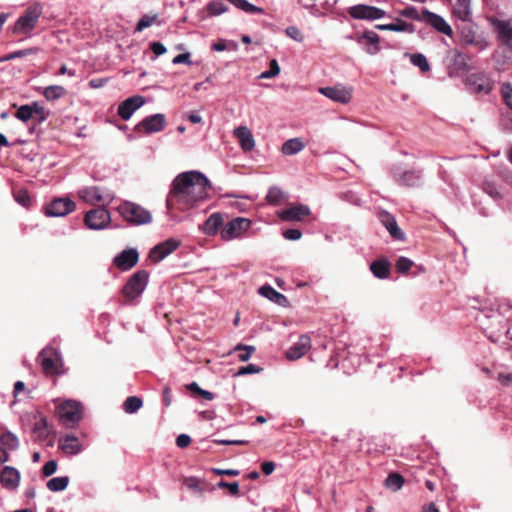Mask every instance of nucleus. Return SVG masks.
<instances>
[{
    "instance_id": "nucleus-1",
    "label": "nucleus",
    "mask_w": 512,
    "mask_h": 512,
    "mask_svg": "<svg viewBox=\"0 0 512 512\" xmlns=\"http://www.w3.org/2000/svg\"><path fill=\"white\" fill-rule=\"evenodd\" d=\"M210 187L208 178L199 171L180 173L172 181L167 208L181 211L194 208L209 197Z\"/></svg>"
},
{
    "instance_id": "nucleus-2",
    "label": "nucleus",
    "mask_w": 512,
    "mask_h": 512,
    "mask_svg": "<svg viewBox=\"0 0 512 512\" xmlns=\"http://www.w3.org/2000/svg\"><path fill=\"white\" fill-rule=\"evenodd\" d=\"M117 209L120 215L133 225H144L152 221L150 212L136 203L125 201Z\"/></svg>"
},
{
    "instance_id": "nucleus-3",
    "label": "nucleus",
    "mask_w": 512,
    "mask_h": 512,
    "mask_svg": "<svg viewBox=\"0 0 512 512\" xmlns=\"http://www.w3.org/2000/svg\"><path fill=\"white\" fill-rule=\"evenodd\" d=\"M41 15L42 6L40 4L30 6L16 21L13 30L14 33L30 35L32 30L36 27Z\"/></svg>"
},
{
    "instance_id": "nucleus-4",
    "label": "nucleus",
    "mask_w": 512,
    "mask_h": 512,
    "mask_svg": "<svg viewBox=\"0 0 512 512\" xmlns=\"http://www.w3.org/2000/svg\"><path fill=\"white\" fill-rule=\"evenodd\" d=\"M77 195L85 203L91 205L101 203L102 206L109 205L115 198L112 191L98 186L83 187L78 190Z\"/></svg>"
},
{
    "instance_id": "nucleus-5",
    "label": "nucleus",
    "mask_w": 512,
    "mask_h": 512,
    "mask_svg": "<svg viewBox=\"0 0 512 512\" xmlns=\"http://www.w3.org/2000/svg\"><path fill=\"white\" fill-rule=\"evenodd\" d=\"M56 414L67 427L78 423L82 418V406L75 400H66L56 407Z\"/></svg>"
},
{
    "instance_id": "nucleus-6",
    "label": "nucleus",
    "mask_w": 512,
    "mask_h": 512,
    "mask_svg": "<svg viewBox=\"0 0 512 512\" xmlns=\"http://www.w3.org/2000/svg\"><path fill=\"white\" fill-rule=\"evenodd\" d=\"M148 277V273L144 270L135 272L123 287V295L129 300L139 297L146 289Z\"/></svg>"
},
{
    "instance_id": "nucleus-7",
    "label": "nucleus",
    "mask_w": 512,
    "mask_h": 512,
    "mask_svg": "<svg viewBox=\"0 0 512 512\" xmlns=\"http://www.w3.org/2000/svg\"><path fill=\"white\" fill-rule=\"evenodd\" d=\"M251 226V221L244 217H237L226 223L221 229V238L231 241L239 238Z\"/></svg>"
},
{
    "instance_id": "nucleus-8",
    "label": "nucleus",
    "mask_w": 512,
    "mask_h": 512,
    "mask_svg": "<svg viewBox=\"0 0 512 512\" xmlns=\"http://www.w3.org/2000/svg\"><path fill=\"white\" fill-rule=\"evenodd\" d=\"M110 221V212L104 206L89 210L84 217L85 225L91 230L105 229Z\"/></svg>"
},
{
    "instance_id": "nucleus-9",
    "label": "nucleus",
    "mask_w": 512,
    "mask_h": 512,
    "mask_svg": "<svg viewBox=\"0 0 512 512\" xmlns=\"http://www.w3.org/2000/svg\"><path fill=\"white\" fill-rule=\"evenodd\" d=\"M348 12L354 19L369 21L381 19L386 15L383 9L365 4L354 5L349 8Z\"/></svg>"
},
{
    "instance_id": "nucleus-10",
    "label": "nucleus",
    "mask_w": 512,
    "mask_h": 512,
    "mask_svg": "<svg viewBox=\"0 0 512 512\" xmlns=\"http://www.w3.org/2000/svg\"><path fill=\"white\" fill-rule=\"evenodd\" d=\"M76 204L68 197L55 198L45 209V214L50 217H63L73 212Z\"/></svg>"
},
{
    "instance_id": "nucleus-11",
    "label": "nucleus",
    "mask_w": 512,
    "mask_h": 512,
    "mask_svg": "<svg viewBox=\"0 0 512 512\" xmlns=\"http://www.w3.org/2000/svg\"><path fill=\"white\" fill-rule=\"evenodd\" d=\"M466 84L473 93L489 94L493 89L492 79L483 72L471 74Z\"/></svg>"
},
{
    "instance_id": "nucleus-12",
    "label": "nucleus",
    "mask_w": 512,
    "mask_h": 512,
    "mask_svg": "<svg viewBox=\"0 0 512 512\" xmlns=\"http://www.w3.org/2000/svg\"><path fill=\"white\" fill-rule=\"evenodd\" d=\"M422 171L417 169L402 170L395 168L393 170L394 180L402 186L415 187L422 181Z\"/></svg>"
},
{
    "instance_id": "nucleus-13",
    "label": "nucleus",
    "mask_w": 512,
    "mask_h": 512,
    "mask_svg": "<svg viewBox=\"0 0 512 512\" xmlns=\"http://www.w3.org/2000/svg\"><path fill=\"white\" fill-rule=\"evenodd\" d=\"M38 361L46 374L58 373L60 358L54 349H43L38 356Z\"/></svg>"
},
{
    "instance_id": "nucleus-14",
    "label": "nucleus",
    "mask_w": 512,
    "mask_h": 512,
    "mask_svg": "<svg viewBox=\"0 0 512 512\" xmlns=\"http://www.w3.org/2000/svg\"><path fill=\"white\" fill-rule=\"evenodd\" d=\"M166 126V117L162 113L153 114L145 117L136 128L139 131H144L147 134L157 133L162 131Z\"/></svg>"
},
{
    "instance_id": "nucleus-15",
    "label": "nucleus",
    "mask_w": 512,
    "mask_h": 512,
    "mask_svg": "<svg viewBox=\"0 0 512 512\" xmlns=\"http://www.w3.org/2000/svg\"><path fill=\"white\" fill-rule=\"evenodd\" d=\"M319 92L325 97L341 104H347L352 99V88L341 85L322 87L319 89Z\"/></svg>"
},
{
    "instance_id": "nucleus-16",
    "label": "nucleus",
    "mask_w": 512,
    "mask_h": 512,
    "mask_svg": "<svg viewBox=\"0 0 512 512\" xmlns=\"http://www.w3.org/2000/svg\"><path fill=\"white\" fill-rule=\"evenodd\" d=\"M181 244V241L176 238H169L157 244L150 252V258L154 262H160L165 257L173 253Z\"/></svg>"
},
{
    "instance_id": "nucleus-17",
    "label": "nucleus",
    "mask_w": 512,
    "mask_h": 512,
    "mask_svg": "<svg viewBox=\"0 0 512 512\" xmlns=\"http://www.w3.org/2000/svg\"><path fill=\"white\" fill-rule=\"evenodd\" d=\"M357 43L369 55H375L380 51V36L374 31H365L357 37Z\"/></svg>"
},
{
    "instance_id": "nucleus-18",
    "label": "nucleus",
    "mask_w": 512,
    "mask_h": 512,
    "mask_svg": "<svg viewBox=\"0 0 512 512\" xmlns=\"http://www.w3.org/2000/svg\"><path fill=\"white\" fill-rule=\"evenodd\" d=\"M145 103V98L142 96H132L124 100L118 106V115L123 120H129L133 113L142 107Z\"/></svg>"
},
{
    "instance_id": "nucleus-19",
    "label": "nucleus",
    "mask_w": 512,
    "mask_h": 512,
    "mask_svg": "<svg viewBox=\"0 0 512 512\" xmlns=\"http://www.w3.org/2000/svg\"><path fill=\"white\" fill-rule=\"evenodd\" d=\"M491 23L499 40L512 49V19H493Z\"/></svg>"
},
{
    "instance_id": "nucleus-20",
    "label": "nucleus",
    "mask_w": 512,
    "mask_h": 512,
    "mask_svg": "<svg viewBox=\"0 0 512 512\" xmlns=\"http://www.w3.org/2000/svg\"><path fill=\"white\" fill-rule=\"evenodd\" d=\"M311 348V339L308 335H301L285 353L289 360H297L303 357Z\"/></svg>"
},
{
    "instance_id": "nucleus-21",
    "label": "nucleus",
    "mask_w": 512,
    "mask_h": 512,
    "mask_svg": "<svg viewBox=\"0 0 512 512\" xmlns=\"http://www.w3.org/2000/svg\"><path fill=\"white\" fill-rule=\"evenodd\" d=\"M139 259V253L136 249H125L114 258V264L122 271H127L134 267Z\"/></svg>"
},
{
    "instance_id": "nucleus-22",
    "label": "nucleus",
    "mask_w": 512,
    "mask_h": 512,
    "mask_svg": "<svg viewBox=\"0 0 512 512\" xmlns=\"http://www.w3.org/2000/svg\"><path fill=\"white\" fill-rule=\"evenodd\" d=\"M310 213V208L307 205L298 204L278 212V217L283 221H301L309 216Z\"/></svg>"
},
{
    "instance_id": "nucleus-23",
    "label": "nucleus",
    "mask_w": 512,
    "mask_h": 512,
    "mask_svg": "<svg viewBox=\"0 0 512 512\" xmlns=\"http://www.w3.org/2000/svg\"><path fill=\"white\" fill-rule=\"evenodd\" d=\"M378 218L382 225L387 229L391 237L400 241L405 239L404 232L399 228L397 221L392 214L387 211H381L378 214Z\"/></svg>"
},
{
    "instance_id": "nucleus-24",
    "label": "nucleus",
    "mask_w": 512,
    "mask_h": 512,
    "mask_svg": "<svg viewBox=\"0 0 512 512\" xmlns=\"http://www.w3.org/2000/svg\"><path fill=\"white\" fill-rule=\"evenodd\" d=\"M20 472L12 467L5 466L0 472V483L9 490H14L19 486Z\"/></svg>"
},
{
    "instance_id": "nucleus-25",
    "label": "nucleus",
    "mask_w": 512,
    "mask_h": 512,
    "mask_svg": "<svg viewBox=\"0 0 512 512\" xmlns=\"http://www.w3.org/2000/svg\"><path fill=\"white\" fill-rule=\"evenodd\" d=\"M59 448L67 455H78L83 451V446L74 435H64L59 439Z\"/></svg>"
},
{
    "instance_id": "nucleus-26",
    "label": "nucleus",
    "mask_w": 512,
    "mask_h": 512,
    "mask_svg": "<svg viewBox=\"0 0 512 512\" xmlns=\"http://www.w3.org/2000/svg\"><path fill=\"white\" fill-rule=\"evenodd\" d=\"M423 14H424L427 22L431 26H433L436 30H438L439 32H441L447 36H451L452 28L443 17H441L433 12H430L428 10H424Z\"/></svg>"
},
{
    "instance_id": "nucleus-27",
    "label": "nucleus",
    "mask_w": 512,
    "mask_h": 512,
    "mask_svg": "<svg viewBox=\"0 0 512 512\" xmlns=\"http://www.w3.org/2000/svg\"><path fill=\"white\" fill-rule=\"evenodd\" d=\"M452 12L458 20L470 22L472 20L471 0H456Z\"/></svg>"
},
{
    "instance_id": "nucleus-28",
    "label": "nucleus",
    "mask_w": 512,
    "mask_h": 512,
    "mask_svg": "<svg viewBox=\"0 0 512 512\" xmlns=\"http://www.w3.org/2000/svg\"><path fill=\"white\" fill-rule=\"evenodd\" d=\"M233 134L239 140L240 146L244 151H250L255 147L253 135L246 126L235 128Z\"/></svg>"
},
{
    "instance_id": "nucleus-29",
    "label": "nucleus",
    "mask_w": 512,
    "mask_h": 512,
    "mask_svg": "<svg viewBox=\"0 0 512 512\" xmlns=\"http://www.w3.org/2000/svg\"><path fill=\"white\" fill-rule=\"evenodd\" d=\"M222 224V215L220 213H213L208 217V219L204 222L200 229L204 234L208 236H214L215 234H217Z\"/></svg>"
},
{
    "instance_id": "nucleus-30",
    "label": "nucleus",
    "mask_w": 512,
    "mask_h": 512,
    "mask_svg": "<svg viewBox=\"0 0 512 512\" xmlns=\"http://www.w3.org/2000/svg\"><path fill=\"white\" fill-rule=\"evenodd\" d=\"M305 148V143L301 138H291L282 144L281 152L286 156H292L301 152Z\"/></svg>"
},
{
    "instance_id": "nucleus-31",
    "label": "nucleus",
    "mask_w": 512,
    "mask_h": 512,
    "mask_svg": "<svg viewBox=\"0 0 512 512\" xmlns=\"http://www.w3.org/2000/svg\"><path fill=\"white\" fill-rule=\"evenodd\" d=\"M259 293L263 297L275 302L278 305H285L287 303V298L276 291L272 286L270 285H264L259 288Z\"/></svg>"
},
{
    "instance_id": "nucleus-32",
    "label": "nucleus",
    "mask_w": 512,
    "mask_h": 512,
    "mask_svg": "<svg viewBox=\"0 0 512 512\" xmlns=\"http://www.w3.org/2000/svg\"><path fill=\"white\" fill-rule=\"evenodd\" d=\"M370 270L379 279H386L390 274L389 263L385 259L373 261L370 264Z\"/></svg>"
},
{
    "instance_id": "nucleus-33",
    "label": "nucleus",
    "mask_w": 512,
    "mask_h": 512,
    "mask_svg": "<svg viewBox=\"0 0 512 512\" xmlns=\"http://www.w3.org/2000/svg\"><path fill=\"white\" fill-rule=\"evenodd\" d=\"M376 28L379 30H388V31H395V32H408V33L414 32V26L412 24L407 23L402 20H397L396 23L378 24V25H376Z\"/></svg>"
},
{
    "instance_id": "nucleus-34",
    "label": "nucleus",
    "mask_w": 512,
    "mask_h": 512,
    "mask_svg": "<svg viewBox=\"0 0 512 512\" xmlns=\"http://www.w3.org/2000/svg\"><path fill=\"white\" fill-rule=\"evenodd\" d=\"M230 4L235 6L236 8L244 11L249 14H263L264 10L261 7H258L247 0H227Z\"/></svg>"
},
{
    "instance_id": "nucleus-35",
    "label": "nucleus",
    "mask_w": 512,
    "mask_h": 512,
    "mask_svg": "<svg viewBox=\"0 0 512 512\" xmlns=\"http://www.w3.org/2000/svg\"><path fill=\"white\" fill-rule=\"evenodd\" d=\"M0 443L2 445V448L11 451L17 450L19 447V439L11 431H5L1 434Z\"/></svg>"
},
{
    "instance_id": "nucleus-36",
    "label": "nucleus",
    "mask_w": 512,
    "mask_h": 512,
    "mask_svg": "<svg viewBox=\"0 0 512 512\" xmlns=\"http://www.w3.org/2000/svg\"><path fill=\"white\" fill-rule=\"evenodd\" d=\"M405 56L409 57L411 63L418 67L422 72H428L430 70L429 62L422 53H405Z\"/></svg>"
},
{
    "instance_id": "nucleus-37",
    "label": "nucleus",
    "mask_w": 512,
    "mask_h": 512,
    "mask_svg": "<svg viewBox=\"0 0 512 512\" xmlns=\"http://www.w3.org/2000/svg\"><path fill=\"white\" fill-rule=\"evenodd\" d=\"M69 484L68 476L54 477L47 482V488L52 492H60L67 488Z\"/></svg>"
},
{
    "instance_id": "nucleus-38",
    "label": "nucleus",
    "mask_w": 512,
    "mask_h": 512,
    "mask_svg": "<svg viewBox=\"0 0 512 512\" xmlns=\"http://www.w3.org/2000/svg\"><path fill=\"white\" fill-rule=\"evenodd\" d=\"M66 93L64 87L59 85H51L44 89L43 95L49 101H54L61 98Z\"/></svg>"
},
{
    "instance_id": "nucleus-39",
    "label": "nucleus",
    "mask_w": 512,
    "mask_h": 512,
    "mask_svg": "<svg viewBox=\"0 0 512 512\" xmlns=\"http://www.w3.org/2000/svg\"><path fill=\"white\" fill-rule=\"evenodd\" d=\"M227 10L228 7L222 0H214L207 4V11L211 16H219Z\"/></svg>"
},
{
    "instance_id": "nucleus-40",
    "label": "nucleus",
    "mask_w": 512,
    "mask_h": 512,
    "mask_svg": "<svg viewBox=\"0 0 512 512\" xmlns=\"http://www.w3.org/2000/svg\"><path fill=\"white\" fill-rule=\"evenodd\" d=\"M15 117L22 122H27L30 119H33V103L20 106L17 109Z\"/></svg>"
},
{
    "instance_id": "nucleus-41",
    "label": "nucleus",
    "mask_w": 512,
    "mask_h": 512,
    "mask_svg": "<svg viewBox=\"0 0 512 512\" xmlns=\"http://www.w3.org/2000/svg\"><path fill=\"white\" fill-rule=\"evenodd\" d=\"M403 483V477L397 473L390 474L385 480L386 487L391 489L392 491L400 490L403 486Z\"/></svg>"
},
{
    "instance_id": "nucleus-42",
    "label": "nucleus",
    "mask_w": 512,
    "mask_h": 512,
    "mask_svg": "<svg viewBox=\"0 0 512 512\" xmlns=\"http://www.w3.org/2000/svg\"><path fill=\"white\" fill-rule=\"evenodd\" d=\"M142 400L137 396H130L124 402V410L128 414L137 412L142 407Z\"/></svg>"
},
{
    "instance_id": "nucleus-43",
    "label": "nucleus",
    "mask_w": 512,
    "mask_h": 512,
    "mask_svg": "<svg viewBox=\"0 0 512 512\" xmlns=\"http://www.w3.org/2000/svg\"><path fill=\"white\" fill-rule=\"evenodd\" d=\"M283 199V191L277 186L269 188L266 200L270 205H278Z\"/></svg>"
},
{
    "instance_id": "nucleus-44",
    "label": "nucleus",
    "mask_w": 512,
    "mask_h": 512,
    "mask_svg": "<svg viewBox=\"0 0 512 512\" xmlns=\"http://www.w3.org/2000/svg\"><path fill=\"white\" fill-rule=\"evenodd\" d=\"M185 486L197 493H202L204 491V482L198 477H187L184 479Z\"/></svg>"
},
{
    "instance_id": "nucleus-45",
    "label": "nucleus",
    "mask_w": 512,
    "mask_h": 512,
    "mask_svg": "<svg viewBox=\"0 0 512 512\" xmlns=\"http://www.w3.org/2000/svg\"><path fill=\"white\" fill-rule=\"evenodd\" d=\"M33 113L37 124L43 123L49 116V111L37 101L33 102Z\"/></svg>"
},
{
    "instance_id": "nucleus-46",
    "label": "nucleus",
    "mask_w": 512,
    "mask_h": 512,
    "mask_svg": "<svg viewBox=\"0 0 512 512\" xmlns=\"http://www.w3.org/2000/svg\"><path fill=\"white\" fill-rule=\"evenodd\" d=\"M280 73V66L276 59L270 61V69L262 72L259 79H270L276 77Z\"/></svg>"
},
{
    "instance_id": "nucleus-47",
    "label": "nucleus",
    "mask_w": 512,
    "mask_h": 512,
    "mask_svg": "<svg viewBox=\"0 0 512 512\" xmlns=\"http://www.w3.org/2000/svg\"><path fill=\"white\" fill-rule=\"evenodd\" d=\"M156 19H157L156 15L142 16L136 25L135 32H141L144 29L152 26L155 23Z\"/></svg>"
},
{
    "instance_id": "nucleus-48",
    "label": "nucleus",
    "mask_w": 512,
    "mask_h": 512,
    "mask_svg": "<svg viewBox=\"0 0 512 512\" xmlns=\"http://www.w3.org/2000/svg\"><path fill=\"white\" fill-rule=\"evenodd\" d=\"M501 94L505 104L512 110V84L503 83L501 87Z\"/></svg>"
},
{
    "instance_id": "nucleus-49",
    "label": "nucleus",
    "mask_w": 512,
    "mask_h": 512,
    "mask_svg": "<svg viewBox=\"0 0 512 512\" xmlns=\"http://www.w3.org/2000/svg\"><path fill=\"white\" fill-rule=\"evenodd\" d=\"M236 350L240 351V353L238 354V359L240 361L245 362L251 358L253 352L255 351V347L250 346V345L249 346L238 345L236 347Z\"/></svg>"
},
{
    "instance_id": "nucleus-50",
    "label": "nucleus",
    "mask_w": 512,
    "mask_h": 512,
    "mask_svg": "<svg viewBox=\"0 0 512 512\" xmlns=\"http://www.w3.org/2000/svg\"><path fill=\"white\" fill-rule=\"evenodd\" d=\"M15 201L23 207H29L31 198L26 190H19L14 193Z\"/></svg>"
},
{
    "instance_id": "nucleus-51",
    "label": "nucleus",
    "mask_w": 512,
    "mask_h": 512,
    "mask_svg": "<svg viewBox=\"0 0 512 512\" xmlns=\"http://www.w3.org/2000/svg\"><path fill=\"white\" fill-rule=\"evenodd\" d=\"M412 265L413 261L404 256L399 257L395 264L397 271L400 273L407 272L412 267Z\"/></svg>"
},
{
    "instance_id": "nucleus-52",
    "label": "nucleus",
    "mask_w": 512,
    "mask_h": 512,
    "mask_svg": "<svg viewBox=\"0 0 512 512\" xmlns=\"http://www.w3.org/2000/svg\"><path fill=\"white\" fill-rule=\"evenodd\" d=\"M285 34L297 41V42H303L304 41V36L303 34L301 33L300 29L296 26H288L286 29H285Z\"/></svg>"
},
{
    "instance_id": "nucleus-53",
    "label": "nucleus",
    "mask_w": 512,
    "mask_h": 512,
    "mask_svg": "<svg viewBox=\"0 0 512 512\" xmlns=\"http://www.w3.org/2000/svg\"><path fill=\"white\" fill-rule=\"evenodd\" d=\"M262 369L260 367H257L254 364H248L246 366H243L239 368L236 375L242 376V375H248V374H255L259 373Z\"/></svg>"
},
{
    "instance_id": "nucleus-54",
    "label": "nucleus",
    "mask_w": 512,
    "mask_h": 512,
    "mask_svg": "<svg viewBox=\"0 0 512 512\" xmlns=\"http://www.w3.org/2000/svg\"><path fill=\"white\" fill-rule=\"evenodd\" d=\"M219 488H227L231 495H237L239 493V484L238 482H225L220 481L218 484Z\"/></svg>"
},
{
    "instance_id": "nucleus-55",
    "label": "nucleus",
    "mask_w": 512,
    "mask_h": 512,
    "mask_svg": "<svg viewBox=\"0 0 512 512\" xmlns=\"http://www.w3.org/2000/svg\"><path fill=\"white\" fill-rule=\"evenodd\" d=\"M400 14L402 16H405L407 18H411V19H415V20H419L420 19V16L418 14V11L415 7L413 6H408L406 8H404Z\"/></svg>"
},
{
    "instance_id": "nucleus-56",
    "label": "nucleus",
    "mask_w": 512,
    "mask_h": 512,
    "mask_svg": "<svg viewBox=\"0 0 512 512\" xmlns=\"http://www.w3.org/2000/svg\"><path fill=\"white\" fill-rule=\"evenodd\" d=\"M57 470V462L55 460H50L45 463L43 466V474L48 477L54 474Z\"/></svg>"
},
{
    "instance_id": "nucleus-57",
    "label": "nucleus",
    "mask_w": 512,
    "mask_h": 512,
    "mask_svg": "<svg viewBox=\"0 0 512 512\" xmlns=\"http://www.w3.org/2000/svg\"><path fill=\"white\" fill-rule=\"evenodd\" d=\"M283 236L287 240L295 241L301 238L302 232L299 229H288L284 231Z\"/></svg>"
},
{
    "instance_id": "nucleus-58",
    "label": "nucleus",
    "mask_w": 512,
    "mask_h": 512,
    "mask_svg": "<svg viewBox=\"0 0 512 512\" xmlns=\"http://www.w3.org/2000/svg\"><path fill=\"white\" fill-rule=\"evenodd\" d=\"M464 41L469 44L479 45L481 49H484L487 46L486 43L476 40L475 35L472 31H469L467 34L464 35Z\"/></svg>"
},
{
    "instance_id": "nucleus-59",
    "label": "nucleus",
    "mask_w": 512,
    "mask_h": 512,
    "mask_svg": "<svg viewBox=\"0 0 512 512\" xmlns=\"http://www.w3.org/2000/svg\"><path fill=\"white\" fill-rule=\"evenodd\" d=\"M28 54H29V50H18V51L12 52V53H10V54L0 58V62L9 61V60H13V59H16V58L24 57V56H26Z\"/></svg>"
},
{
    "instance_id": "nucleus-60",
    "label": "nucleus",
    "mask_w": 512,
    "mask_h": 512,
    "mask_svg": "<svg viewBox=\"0 0 512 512\" xmlns=\"http://www.w3.org/2000/svg\"><path fill=\"white\" fill-rule=\"evenodd\" d=\"M150 49L157 57L165 54L167 51L166 47L160 42L150 43Z\"/></svg>"
},
{
    "instance_id": "nucleus-61",
    "label": "nucleus",
    "mask_w": 512,
    "mask_h": 512,
    "mask_svg": "<svg viewBox=\"0 0 512 512\" xmlns=\"http://www.w3.org/2000/svg\"><path fill=\"white\" fill-rule=\"evenodd\" d=\"M454 64L458 66L460 69H464L466 67V57L459 51H454Z\"/></svg>"
},
{
    "instance_id": "nucleus-62",
    "label": "nucleus",
    "mask_w": 512,
    "mask_h": 512,
    "mask_svg": "<svg viewBox=\"0 0 512 512\" xmlns=\"http://www.w3.org/2000/svg\"><path fill=\"white\" fill-rule=\"evenodd\" d=\"M173 64H191L190 53H182L175 56L172 60Z\"/></svg>"
},
{
    "instance_id": "nucleus-63",
    "label": "nucleus",
    "mask_w": 512,
    "mask_h": 512,
    "mask_svg": "<svg viewBox=\"0 0 512 512\" xmlns=\"http://www.w3.org/2000/svg\"><path fill=\"white\" fill-rule=\"evenodd\" d=\"M191 442V438L189 435L187 434H180L177 438H176V445L179 447V448H186Z\"/></svg>"
},
{
    "instance_id": "nucleus-64",
    "label": "nucleus",
    "mask_w": 512,
    "mask_h": 512,
    "mask_svg": "<svg viewBox=\"0 0 512 512\" xmlns=\"http://www.w3.org/2000/svg\"><path fill=\"white\" fill-rule=\"evenodd\" d=\"M162 402L164 406L168 407L172 403V392L169 387H165L162 393Z\"/></svg>"
}]
</instances>
